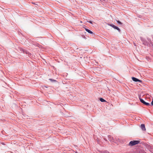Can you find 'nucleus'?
<instances>
[{"label": "nucleus", "mask_w": 153, "mask_h": 153, "mask_svg": "<svg viewBox=\"0 0 153 153\" xmlns=\"http://www.w3.org/2000/svg\"><path fill=\"white\" fill-rule=\"evenodd\" d=\"M140 142V141L138 140L131 141L129 142L128 145L130 146H131L139 143Z\"/></svg>", "instance_id": "f257e3e1"}, {"label": "nucleus", "mask_w": 153, "mask_h": 153, "mask_svg": "<svg viewBox=\"0 0 153 153\" xmlns=\"http://www.w3.org/2000/svg\"><path fill=\"white\" fill-rule=\"evenodd\" d=\"M140 39L143 42V44L145 45H147V46H149L150 45L149 42H148L147 41L145 38H143L142 37H140Z\"/></svg>", "instance_id": "f03ea898"}, {"label": "nucleus", "mask_w": 153, "mask_h": 153, "mask_svg": "<svg viewBox=\"0 0 153 153\" xmlns=\"http://www.w3.org/2000/svg\"><path fill=\"white\" fill-rule=\"evenodd\" d=\"M139 100L140 102L143 104L147 106L150 105L149 103L146 102L143 99L139 97Z\"/></svg>", "instance_id": "7ed1b4c3"}, {"label": "nucleus", "mask_w": 153, "mask_h": 153, "mask_svg": "<svg viewBox=\"0 0 153 153\" xmlns=\"http://www.w3.org/2000/svg\"><path fill=\"white\" fill-rule=\"evenodd\" d=\"M113 27L114 29H116V30H117L119 33H120V32H121V30L118 27L116 26H115V25H114V26H113Z\"/></svg>", "instance_id": "20e7f679"}, {"label": "nucleus", "mask_w": 153, "mask_h": 153, "mask_svg": "<svg viewBox=\"0 0 153 153\" xmlns=\"http://www.w3.org/2000/svg\"><path fill=\"white\" fill-rule=\"evenodd\" d=\"M140 127L143 131H145L146 129L145 127V125L144 124L141 125Z\"/></svg>", "instance_id": "39448f33"}, {"label": "nucleus", "mask_w": 153, "mask_h": 153, "mask_svg": "<svg viewBox=\"0 0 153 153\" xmlns=\"http://www.w3.org/2000/svg\"><path fill=\"white\" fill-rule=\"evenodd\" d=\"M147 38V39L148 40V42H149V44L150 45H152V44L153 43H152V40H151V39H150V38H149V37H147L146 38Z\"/></svg>", "instance_id": "423d86ee"}, {"label": "nucleus", "mask_w": 153, "mask_h": 153, "mask_svg": "<svg viewBox=\"0 0 153 153\" xmlns=\"http://www.w3.org/2000/svg\"><path fill=\"white\" fill-rule=\"evenodd\" d=\"M132 80L135 82H137L138 80H139V79L136 77H132L131 78Z\"/></svg>", "instance_id": "0eeeda50"}, {"label": "nucleus", "mask_w": 153, "mask_h": 153, "mask_svg": "<svg viewBox=\"0 0 153 153\" xmlns=\"http://www.w3.org/2000/svg\"><path fill=\"white\" fill-rule=\"evenodd\" d=\"M86 31L91 34H94H94L93 33V32L92 31H91V30L88 29V30H86Z\"/></svg>", "instance_id": "6e6552de"}, {"label": "nucleus", "mask_w": 153, "mask_h": 153, "mask_svg": "<svg viewBox=\"0 0 153 153\" xmlns=\"http://www.w3.org/2000/svg\"><path fill=\"white\" fill-rule=\"evenodd\" d=\"M117 23L119 25H122L123 24L121 22H120V21H119V20H116Z\"/></svg>", "instance_id": "1a4fd4ad"}, {"label": "nucleus", "mask_w": 153, "mask_h": 153, "mask_svg": "<svg viewBox=\"0 0 153 153\" xmlns=\"http://www.w3.org/2000/svg\"><path fill=\"white\" fill-rule=\"evenodd\" d=\"M99 100L102 102H106V101L102 98H100Z\"/></svg>", "instance_id": "9d476101"}, {"label": "nucleus", "mask_w": 153, "mask_h": 153, "mask_svg": "<svg viewBox=\"0 0 153 153\" xmlns=\"http://www.w3.org/2000/svg\"><path fill=\"white\" fill-rule=\"evenodd\" d=\"M49 80H50L51 82H57V81H56V80H55V79H49Z\"/></svg>", "instance_id": "9b49d317"}, {"label": "nucleus", "mask_w": 153, "mask_h": 153, "mask_svg": "<svg viewBox=\"0 0 153 153\" xmlns=\"http://www.w3.org/2000/svg\"><path fill=\"white\" fill-rule=\"evenodd\" d=\"M139 153H146V152L143 150H140V151Z\"/></svg>", "instance_id": "f8f14e48"}, {"label": "nucleus", "mask_w": 153, "mask_h": 153, "mask_svg": "<svg viewBox=\"0 0 153 153\" xmlns=\"http://www.w3.org/2000/svg\"><path fill=\"white\" fill-rule=\"evenodd\" d=\"M108 25L109 26H111V27H113V26H114V25H113V24H110V23H108Z\"/></svg>", "instance_id": "ddd939ff"}, {"label": "nucleus", "mask_w": 153, "mask_h": 153, "mask_svg": "<svg viewBox=\"0 0 153 153\" xmlns=\"http://www.w3.org/2000/svg\"><path fill=\"white\" fill-rule=\"evenodd\" d=\"M108 137L109 138V140H110V139H111V138H112V137H111V136L110 135H109L108 136Z\"/></svg>", "instance_id": "4468645a"}, {"label": "nucleus", "mask_w": 153, "mask_h": 153, "mask_svg": "<svg viewBox=\"0 0 153 153\" xmlns=\"http://www.w3.org/2000/svg\"><path fill=\"white\" fill-rule=\"evenodd\" d=\"M87 22L91 24H93V22L92 21H88Z\"/></svg>", "instance_id": "2eb2a0df"}, {"label": "nucleus", "mask_w": 153, "mask_h": 153, "mask_svg": "<svg viewBox=\"0 0 153 153\" xmlns=\"http://www.w3.org/2000/svg\"><path fill=\"white\" fill-rule=\"evenodd\" d=\"M151 104L153 106V99H152V101L151 102Z\"/></svg>", "instance_id": "dca6fc26"}, {"label": "nucleus", "mask_w": 153, "mask_h": 153, "mask_svg": "<svg viewBox=\"0 0 153 153\" xmlns=\"http://www.w3.org/2000/svg\"><path fill=\"white\" fill-rule=\"evenodd\" d=\"M137 82H142V81L139 79V80H138Z\"/></svg>", "instance_id": "f3484780"}, {"label": "nucleus", "mask_w": 153, "mask_h": 153, "mask_svg": "<svg viewBox=\"0 0 153 153\" xmlns=\"http://www.w3.org/2000/svg\"><path fill=\"white\" fill-rule=\"evenodd\" d=\"M85 30L86 31V30L88 29V28H85Z\"/></svg>", "instance_id": "a211bd4d"}, {"label": "nucleus", "mask_w": 153, "mask_h": 153, "mask_svg": "<svg viewBox=\"0 0 153 153\" xmlns=\"http://www.w3.org/2000/svg\"><path fill=\"white\" fill-rule=\"evenodd\" d=\"M104 139L106 141H107V140L105 138H104Z\"/></svg>", "instance_id": "6ab92c4d"}, {"label": "nucleus", "mask_w": 153, "mask_h": 153, "mask_svg": "<svg viewBox=\"0 0 153 153\" xmlns=\"http://www.w3.org/2000/svg\"><path fill=\"white\" fill-rule=\"evenodd\" d=\"M25 50L23 49H22V51L23 52V53H25Z\"/></svg>", "instance_id": "aec40b11"}, {"label": "nucleus", "mask_w": 153, "mask_h": 153, "mask_svg": "<svg viewBox=\"0 0 153 153\" xmlns=\"http://www.w3.org/2000/svg\"><path fill=\"white\" fill-rule=\"evenodd\" d=\"M151 45L152 46V47L153 48V44H152Z\"/></svg>", "instance_id": "412c9836"}, {"label": "nucleus", "mask_w": 153, "mask_h": 153, "mask_svg": "<svg viewBox=\"0 0 153 153\" xmlns=\"http://www.w3.org/2000/svg\"><path fill=\"white\" fill-rule=\"evenodd\" d=\"M152 39H153V36L152 35Z\"/></svg>", "instance_id": "4be33fe9"}, {"label": "nucleus", "mask_w": 153, "mask_h": 153, "mask_svg": "<svg viewBox=\"0 0 153 153\" xmlns=\"http://www.w3.org/2000/svg\"><path fill=\"white\" fill-rule=\"evenodd\" d=\"M45 87L46 88H47V87H46V86H45Z\"/></svg>", "instance_id": "5701e85b"}]
</instances>
